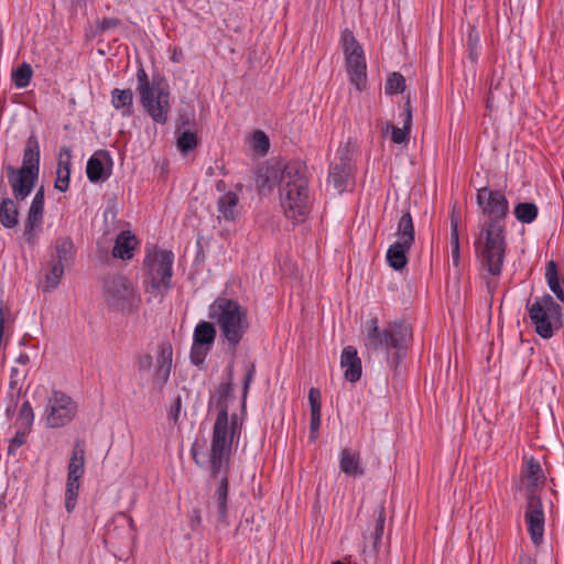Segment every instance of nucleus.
Masks as SVG:
<instances>
[{
    "label": "nucleus",
    "mask_w": 564,
    "mask_h": 564,
    "mask_svg": "<svg viewBox=\"0 0 564 564\" xmlns=\"http://www.w3.org/2000/svg\"><path fill=\"white\" fill-rule=\"evenodd\" d=\"M412 126V110L410 102L405 104L403 110V126L401 128L393 124L387 123L383 129V134L387 135L390 132V139L395 144L408 143L411 133Z\"/></svg>",
    "instance_id": "nucleus-22"
},
{
    "label": "nucleus",
    "mask_w": 564,
    "mask_h": 564,
    "mask_svg": "<svg viewBox=\"0 0 564 564\" xmlns=\"http://www.w3.org/2000/svg\"><path fill=\"white\" fill-rule=\"evenodd\" d=\"M85 473V444L77 441L67 466L68 481H79Z\"/></svg>",
    "instance_id": "nucleus-24"
},
{
    "label": "nucleus",
    "mask_w": 564,
    "mask_h": 564,
    "mask_svg": "<svg viewBox=\"0 0 564 564\" xmlns=\"http://www.w3.org/2000/svg\"><path fill=\"white\" fill-rule=\"evenodd\" d=\"M340 366L344 369L345 379L349 382H357L362 372L361 360L358 357L357 349L352 346H346L340 356Z\"/></svg>",
    "instance_id": "nucleus-20"
},
{
    "label": "nucleus",
    "mask_w": 564,
    "mask_h": 564,
    "mask_svg": "<svg viewBox=\"0 0 564 564\" xmlns=\"http://www.w3.org/2000/svg\"><path fill=\"white\" fill-rule=\"evenodd\" d=\"M318 427H319V425H311V431H310V435H308V438L311 442H315L317 440Z\"/></svg>",
    "instance_id": "nucleus-54"
},
{
    "label": "nucleus",
    "mask_w": 564,
    "mask_h": 564,
    "mask_svg": "<svg viewBox=\"0 0 564 564\" xmlns=\"http://www.w3.org/2000/svg\"><path fill=\"white\" fill-rule=\"evenodd\" d=\"M524 520L532 543L535 546L540 545L544 536L545 516L542 500L536 494L527 496Z\"/></svg>",
    "instance_id": "nucleus-12"
},
{
    "label": "nucleus",
    "mask_w": 564,
    "mask_h": 564,
    "mask_svg": "<svg viewBox=\"0 0 564 564\" xmlns=\"http://www.w3.org/2000/svg\"><path fill=\"white\" fill-rule=\"evenodd\" d=\"M280 203L286 218L300 223L308 214L310 195L304 169L288 163L280 173Z\"/></svg>",
    "instance_id": "nucleus-3"
},
{
    "label": "nucleus",
    "mask_w": 564,
    "mask_h": 564,
    "mask_svg": "<svg viewBox=\"0 0 564 564\" xmlns=\"http://www.w3.org/2000/svg\"><path fill=\"white\" fill-rule=\"evenodd\" d=\"M64 267L65 264L56 262L52 265L50 272L46 274V288L47 289H55L61 278L64 274Z\"/></svg>",
    "instance_id": "nucleus-42"
},
{
    "label": "nucleus",
    "mask_w": 564,
    "mask_h": 564,
    "mask_svg": "<svg viewBox=\"0 0 564 564\" xmlns=\"http://www.w3.org/2000/svg\"><path fill=\"white\" fill-rule=\"evenodd\" d=\"M227 497H228V475H221L218 486L214 492V501L217 508V521L223 524H227L228 510H227Z\"/></svg>",
    "instance_id": "nucleus-28"
},
{
    "label": "nucleus",
    "mask_w": 564,
    "mask_h": 564,
    "mask_svg": "<svg viewBox=\"0 0 564 564\" xmlns=\"http://www.w3.org/2000/svg\"><path fill=\"white\" fill-rule=\"evenodd\" d=\"M72 2H77L78 0H70Z\"/></svg>",
    "instance_id": "nucleus-62"
},
{
    "label": "nucleus",
    "mask_w": 564,
    "mask_h": 564,
    "mask_svg": "<svg viewBox=\"0 0 564 564\" xmlns=\"http://www.w3.org/2000/svg\"><path fill=\"white\" fill-rule=\"evenodd\" d=\"M9 316V310L3 306V304L0 302V350L4 346L3 339H4V330H6V323L7 318Z\"/></svg>",
    "instance_id": "nucleus-49"
},
{
    "label": "nucleus",
    "mask_w": 564,
    "mask_h": 564,
    "mask_svg": "<svg viewBox=\"0 0 564 564\" xmlns=\"http://www.w3.org/2000/svg\"><path fill=\"white\" fill-rule=\"evenodd\" d=\"M70 166H72V151L68 148L63 147L58 153V162H57L56 170H63V171L70 172Z\"/></svg>",
    "instance_id": "nucleus-45"
},
{
    "label": "nucleus",
    "mask_w": 564,
    "mask_h": 564,
    "mask_svg": "<svg viewBox=\"0 0 564 564\" xmlns=\"http://www.w3.org/2000/svg\"><path fill=\"white\" fill-rule=\"evenodd\" d=\"M519 564H536L535 560L528 554H522L519 557Z\"/></svg>",
    "instance_id": "nucleus-55"
},
{
    "label": "nucleus",
    "mask_w": 564,
    "mask_h": 564,
    "mask_svg": "<svg viewBox=\"0 0 564 564\" xmlns=\"http://www.w3.org/2000/svg\"><path fill=\"white\" fill-rule=\"evenodd\" d=\"M70 172L56 170V180L54 187L59 192H66L69 187Z\"/></svg>",
    "instance_id": "nucleus-46"
},
{
    "label": "nucleus",
    "mask_w": 564,
    "mask_h": 564,
    "mask_svg": "<svg viewBox=\"0 0 564 564\" xmlns=\"http://www.w3.org/2000/svg\"><path fill=\"white\" fill-rule=\"evenodd\" d=\"M241 425H214L210 448L205 441L195 440L191 453L196 465L208 468L210 476L228 475L235 442L238 443Z\"/></svg>",
    "instance_id": "nucleus-2"
},
{
    "label": "nucleus",
    "mask_w": 564,
    "mask_h": 564,
    "mask_svg": "<svg viewBox=\"0 0 564 564\" xmlns=\"http://www.w3.org/2000/svg\"><path fill=\"white\" fill-rule=\"evenodd\" d=\"M119 20L115 18H105L98 23V29L100 31H107L110 29H115L118 26Z\"/></svg>",
    "instance_id": "nucleus-50"
},
{
    "label": "nucleus",
    "mask_w": 564,
    "mask_h": 564,
    "mask_svg": "<svg viewBox=\"0 0 564 564\" xmlns=\"http://www.w3.org/2000/svg\"><path fill=\"white\" fill-rule=\"evenodd\" d=\"M173 361V348L170 343H163L158 348L156 367L154 378L160 383L167 382L171 376Z\"/></svg>",
    "instance_id": "nucleus-21"
},
{
    "label": "nucleus",
    "mask_w": 564,
    "mask_h": 564,
    "mask_svg": "<svg viewBox=\"0 0 564 564\" xmlns=\"http://www.w3.org/2000/svg\"><path fill=\"white\" fill-rule=\"evenodd\" d=\"M77 411L75 402L64 392L54 390L50 397L45 416L48 422L73 421Z\"/></svg>",
    "instance_id": "nucleus-14"
},
{
    "label": "nucleus",
    "mask_w": 564,
    "mask_h": 564,
    "mask_svg": "<svg viewBox=\"0 0 564 564\" xmlns=\"http://www.w3.org/2000/svg\"><path fill=\"white\" fill-rule=\"evenodd\" d=\"M56 256L59 263L68 264L75 254L74 243L70 238H59L55 245Z\"/></svg>",
    "instance_id": "nucleus-34"
},
{
    "label": "nucleus",
    "mask_w": 564,
    "mask_h": 564,
    "mask_svg": "<svg viewBox=\"0 0 564 564\" xmlns=\"http://www.w3.org/2000/svg\"><path fill=\"white\" fill-rule=\"evenodd\" d=\"M267 178H269L271 175H275V172L273 170H267Z\"/></svg>",
    "instance_id": "nucleus-59"
},
{
    "label": "nucleus",
    "mask_w": 564,
    "mask_h": 564,
    "mask_svg": "<svg viewBox=\"0 0 564 564\" xmlns=\"http://www.w3.org/2000/svg\"><path fill=\"white\" fill-rule=\"evenodd\" d=\"M19 420L22 423H32L34 421L33 409L29 401H24L21 404Z\"/></svg>",
    "instance_id": "nucleus-47"
},
{
    "label": "nucleus",
    "mask_w": 564,
    "mask_h": 564,
    "mask_svg": "<svg viewBox=\"0 0 564 564\" xmlns=\"http://www.w3.org/2000/svg\"><path fill=\"white\" fill-rule=\"evenodd\" d=\"M137 91L140 102L147 113L156 123L164 124L169 120L170 112V87L164 78L149 79L144 68L137 70Z\"/></svg>",
    "instance_id": "nucleus-6"
},
{
    "label": "nucleus",
    "mask_w": 564,
    "mask_h": 564,
    "mask_svg": "<svg viewBox=\"0 0 564 564\" xmlns=\"http://www.w3.org/2000/svg\"><path fill=\"white\" fill-rule=\"evenodd\" d=\"M181 410V398H177L170 410L169 419L177 422L180 420Z\"/></svg>",
    "instance_id": "nucleus-51"
},
{
    "label": "nucleus",
    "mask_w": 564,
    "mask_h": 564,
    "mask_svg": "<svg viewBox=\"0 0 564 564\" xmlns=\"http://www.w3.org/2000/svg\"><path fill=\"white\" fill-rule=\"evenodd\" d=\"M383 524H384V509L381 508L379 518L377 521V531L381 534L383 531Z\"/></svg>",
    "instance_id": "nucleus-53"
},
{
    "label": "nucleus",
    "mask_w": 564,
    "mask_h": 564,
    "mask_svg": "<svg viewBox=\"0 0 564 564\" xmlns=\"http://www.w3.org/2000/svg\"><path fill=\"white\" fill-rule=\"evenodd\" d=\"M39 176L40 171V145L34 135L29 137L23 152L22 165L20 167Z\"/></svg>",
    "instance_id": "nucleus-26"
},
{
    "label": "nucleus",
    "mask_w": 564,
    "mask_h": 564,
    "mask_svg": "<svg viewBox=\"0 0 564 564\" xmlns=\"http://www.w3.org/2000/svg\"><path fill=\"white\" fill-rule=\"evenodd\" d=\"M6 171L14 198L24 200L31 194L39 176L11 165H8Z\"/></svg>",
    "instance_id": "nucleus-17"
},
{
    "label": "nucleus",
    "mask_w": 564,
    "mask_h": 564,
    "mask_svg": "<svg viewBox=\"0 0 564 564\" xmlns=\"http://www.w3.org/2000/svg\"><path fill=\"white\" fill-rule=\"evenodd\" d=\"M451 248H452V259L454 265L459 264V236H458V223L457 219H453L451 221Z\"/></svg>",
    "instance_id": "nucleus-41"
},
{
    "label": "nucleus",
    "mask_w": 564,
    "mask_h": 564,
    "mask_svg": "<svg viewBox=\"0 0 564 564\" xmlns=\"http://www.w3.org/2000/svg\"><path fill=\"white\" fill-rule=\"evenodd\" d=\"M251 379H252V370H250L248 372L247 377H246V380H245V392L247 391Z\"/></svg>",
    "instance_id": "nucleus-57"
},
{
    "label": "nucleus",
    "mask_w": 564,
    "mask_h": 564,
    "mask_svg": "<svg viewBox=\"0 0 564 564\" xmlns=\"http://www.w3.org/2000/svg\"><path fill=\"white\" fill-rule=\"evenodd\" d=\"M545 280L556 299L561 302H564V290L561 285V279L557 273V265L553 260L549 261L545 265Z\"/></svg>",
    "instance_id": "nucleus-32"
},
{
    "label": "nucleus",
    "mask_w": 564,
    "mask_h": 564,
    "mask_svg": "<svg viewBox=\"0 0 564 564\" xmlns=\"http://www.w3.org/2000/svg\"><path fill=\"white\" fill-rule=\"evenodd\" d=\"M171 59L174 63H180L181 59H182V51L175 48L173 54H172V56H171Z\"/></svg>",
    "instance_id": "nucleus-56"
},
{
    "label": "nucleus",
    "mask_w": 564,
    "mask_h": 564,
    "mask_svg": "<svg viewBox=\"0 0 564 564\" xmlns=\"http://www.w3.org/2000/svg\"><path fill=\"white\" fill-rule=\"evenodd\" d=\"M137 246V237L130 230H123L115 240L112 256L121 260H130L133 258V251Z\"/></svg>",
    "instance_id": "nucleus-23"
},
{
    "label": "nucleus",
    "mask_w": 564,
    "mask_h": 564,
    "mask_svg": "<svg viewBox=\"0 0 564 564\" xmlns=\"http://www.w3.org/2000/svg\"><path fill=\"white\" fill-rule=\"evenodd\" d=\"M208 317L218 327L220 336L229 347L236 348L250 327L248 311L238 301L217 297L208 306Z\"/></svg>",
    "instance_id": "nucleus-4"
},
{
    "label": "nucleus",
    "mask_w": 564,
    "mask_h": 564,
    "mask_svg": "<svg viewBox=\"0 0 564 564\" xmlns=\"http://www.w3.org/2000/svg\"><path fill=\"white\" fill-rule=\"evenodd\" d=\"M135 365L139 371H149L153 366V358L150 354L139 355L135 359Z\"/></svg>",
    "instance_id": "nucleus-48"
},
{
    "label": "nucleus",
    "mask_w": 564,
    "mask_h": 564,
    "mask_svg": "<svg viewBox=\"0 0 564 564\" xmlns=\"http://www.w3.org/2000/svg\"><path fill=\"white\" fill-rule=\"evenodd\" d=\"M521 481L529 494H535L546 481L545 474L539 460L534 457L524 458L521 469Z\"/></svg>",
    "instance_id": "nucleus-19"
},
{
    "label": "nucleus",
    "mask_w": 564,
    "mask_h": 564,
    "mask_svg": "<svg viewBox=\"0 0 564 564\" xmlns=\"http://www.w3.org/2000/svg\"><path fill=\"white\" fill-rule=\"evenodd\" d=\"M339 469L347 476L357 477L365 474L360 462V455L348 448H344L339 453Z\"/></svg>",
    "instance_id": "nucleus-27"
},
{
    "label": "nucleus",
    "mask_w": 564,
    "mask_h": 564,
    "mask_svg": "<svg viewBox=\"0 0 564 564\" xmlns=\"http://www.w3.org/2000/svg\"><path fill=\"white\" fill-rule=\"evenodd\" d=\"M32 68L29 64L23 63L12 73V80L17 88H25L32 78Z\"/></svg>",
    "instance_id": "nucleus-35"
},
{
    "label": "nucleus",
    "mask_w": 564,
    "mask_h": 564,
    "mask_svg": "<svg viewBox=\"0 0 564 564\" xmlns=\"http://www.w3.org/2000/svg\"><path fill=\"white\" fill-rule=\"evenodd\" d=\"M111 105L115 109L121 110L123 117L133 113V94L131 89L115 88L111 91Z\"/></svg>",
    "instance_id": "nucleus-30"
},
{
    "label": "nucleus",
    "mask_w": 564,
    "mask_h": 564,
    "mask_svg": "<svg viewBox=\"0 0 564 564\" xmlns=\"http://www.w3.org/2000/svg\"><path fill=\"white\" fill-rule=\"evenodd\" d=\"M112 159L105 150L96 151L87 161L86 174L91 183L104 182L109 178L112 171Z\"/></svg>",
    "instance_id": "nucleus-18"
},
{
    "label": "nucleus",
    "mask_w": 564,
    "mask_h": 564,
    "mask_svg": "<svg viewBox=\"0 0 564 564\" xmlns=\"http://www.w3.org/2000/svg\"><path fill=\"white\" fill-rule=\"evenodd\" d=\"M332 564H344V563H343V562H340V561H335V562H333Z\"/></svg>",
    "instance_id": "nucleus-61"
},
{
    "label": "nucleus",
    "mask_w": 564,
    "mask_h": 564,
    "mask_svg": "<svg viewBox=\"0 0 564 564\" xmlns=\"http://www.w3.org/2000/svg\"><path fill=\"white\" fill-rule=\"evenodd\" d=\"M239 196L236 192L223 194L217 202L218 219L235 221L239 215Z\"/></svg>",
    "instance_id": "nucleus-25"
},
{
    "label": "nucleus",
    "mask_w": 564,
    "mask_h": 564,
    "mask_svg": "<svg viewBox=\"0 0 564 564\" xmlns=\"http://www.w3.org/2000/svg\"><path fill=\"white\" fill-rule=\"evenodd\" d=\"M122 518L129 523L130 528L132 527L133 524V520L131 517H126V516H122Z\"/></svg>",
    "instance_id": "nucleus-58"
},
{
    "label": "nucleus",
    "mask_w": 564,
    "mask_h": 564,
    "mask_svg": "<svg viewBox=\"0 0 564 564\" xmlns=\"http://www.w3.org/2000/svg\"><path fill=\"white\" fill-rule=\"evenodd\" d=\"M104 299L110 308L124 314L135 313L141 303L135 285L123 275H113L105 281Z\"/></svg>",
    "instance_id": "nucleus-8"
},
{
    "label": "nucleus",
    "mask_w": 564,
    "mask_h": 564,
    "mask_svg": "<svg viewBox=\"0 0 564 564\" xmlns=\"http://www.w3.org/2000/svg\"><path fill=\"white\" fill-rule=\"evenodd\" d=\"M405 89V79L400 73H392L386 83V94L397 95L403 93Z\"/></svg>",
    "instance_id": "nucleus-38"
},
{
    "label": "nucleus",
    "mask_w": 564,
    "mask_h": 564,
    "mask_svg": "<svg viewBox=\"0 0 564 564\" xmlns=\"http://www.w3.org/2000/svg\"><path fill=\"white\" fill-rule=\"evenodd\" d=\"M29 375V369H21L18 366H13L10 370V382L9 386L11 389H17L20 384L23 383L25 378Z\"/></svg>",
    "instance_id": "nucleus-44"
},
{
    "label": "nucleus",
    "mask_w": 564,
    "mask_h": 564,
    "mask_svg": "<svg viewBox=\"0 0 564 564\" xmlns=\"http://www.w3.org/2000/svg\"><path fill=\"white\" fill-rule=\"evenodd\" d=\"M216 339V325L214 322L200 321L193 332L191 359L195 365L202 364Z\"/></svg>",
    "instance_id": "nucleus-13"
},
{
    "label": "nucleus",
    "mask_w": 564,
    "mask_h": 564,
    "mask_svg": "<svg viewBox=\"0 0 564 564\" xmlns=\"http://www.w3.org/2000/svg\"><path fill=\"white\" fill-rule=\"evenodd\" d=\"M308 402L311 405V423H321V391L318 389H310Z\"/></svg>",
    "instance_id": "nucleus-37"
},
{
    "label": "nucleus",
    "mask_w": 564,
    "mask_h": 564,
    "mask_svg": "<svg viewBox=\"0 0 564 564\" xmlns=\"http://www.w3.org/2000/svg\"><path fill=\"white\" fill-rule=\"evenodd\" d=\"M45 195L43 187L39 188L31 202L28 217L24 223V238L33 243L43 225Z\"/></svg>",
    "instance_id": "nucleus-16"
},
{
    "label": "nucleus",
    "mask_w": 564,
    "mask_h": 564,
    "mask_svg": "<svg viewBox=\"0 0 564 564\" xmlns=\"http://www.w3.org/2000/svg\"><path fill=\"white\" fill-rule=\"evenodd\" d=\"M78 492H79V481L66 480L65 509L68 513L73 512L76 507Z\"/></svg>",
    "instance_id": "nucleus-36"
},
{
    "label": "nucleus",
    "mask_w": 564,
    "mask_h": 564,
    "mask_svg": "<svg viewBox=\"0 0 564 564\" xmlns=\"http://www.w3.org/2000/svg\"><path fill=\"white\" fill-rule=\"evenodd\" d=\"M487 285H488V288H489V289H491V288H492V285H491V280L487 282Z\"/></svg>",
    "instance_id": "nucleus-60"
},
{
    "label": "nucleus",
    "mask_w": 564,
    "mask_h": 564,
    "mask_svg": "<svg viewBox=\"0 0 564 564\" xmlns=\"http://www.w3.org/2000/svg\"><path fill=\"white\" fill-rule=\"evenodd\" d=\"M513 213L518 221L531 224L536 219L539 209L534 203H519L514 206Z\"/></svg>",
    "instance_id": "nucleus-33"
},
{
    "label": "nucleus",
    "mask_w": 564,
    "mask_h": 564,
    "mask_svg": "<svg viewBox=\"0 0 564 564\" xmlns=\"http://www.w3.org/2000/svg\"><path fill=\"white\" fill-rule=\"evenodd\" d=\"M250 143L251 148L261 155L265 154L270 148L269 138L261 130L253 132V134L251 135Z\"/></svg>",
    "instance_id": "nucleus-40"
},
{
    "label": "nucleus",
    "mask_w": 564,
    "mask_h": 564,
    "mask_svg": "<svg viewBox=\"0 0 564 564\" xmlns=\"http://www.w3.org/2000/svg\"><path fill=\"white\" fill-rule=\"evenodd\" d=\"M341 42L349 80L356 89L361 91L365 89L367 84V64L364 51L351 32H344L341 35Z\"/></svg>",
    "instance_id": "nucleus-11"
},
{
    "label": "nucleus",
    "mask_w": 564,
    "mask_h": 564,
    "mask_svg": "<svg viewBox=\"0 0 564 564\" xmlns=\"http://www.w3.org/2000/svg\"><path fill=\"white\" fill-rule=\"evenodd\" d=\"M208 414L214 417L215 423H242L246 410L243 402L225 398L210 404Z\"/></svg>",
    "instance_id": "nucleus-15"
},
{
    "label": "nucleus",
    "mask_w": 564,
    "mask_h": 564,
    "mask_svg": "<svg viewBox=\"0 0 564 564\" xmlns=\"http://www.w3.org/2000/svg\"><path fill=\"white\" fill-rule=\"evenodd\" d=\"M197 147V135L193 131H184L177 138V148L183 153L194 150Z\"/></svg>",
    "instance_id": "nucleus-39"
},
{
    "label": "nucleus",
    "mask_w": 564,
    "mask_h": 564,
    "mask_svg": "<svg viewBox=\"0 0 564 564\" xmlns=\"http://www.w3.org/2000/svg\"><path fill=\"white\" fill-rule=\"evenodd\" d=\"M397 240L387 251V261L394 270H401L406 264V252L414 243V225L410 213L401 216L397 227Z\"/></svg>",
    "instance_id": "nucleus-10"
},
{
    "label": "nucleus",
    "mask_w": 564,
    "mask_h": 564,
    "mask_svg": "<svg viewBox=\"0 0 564 564\" xmlns=\"http://www.w3.org/2000/svg\"><path fill=\"white\" fill-rule=\"evenodd\" d=\"M368 345L373 349H386L391 355L390 361L397 366L412 339V328L404 321L390 323L383 332L379 329V321L373 317L366 325Z\"/></svg>",
    "instance_id": "nucleus-5"
},
{
    "label": "nucleus",
    "mask_w": 564,
    "mask_h": 564,
    "mask_svg": "<svg viewBox=\"0 0 564 564\" xmlns=\"http://www.w3.org/2000/svg\"><path fill=\"white\" fill-rule=\"evenodd\" d=\"M529 317L536 334L549 339L561 326L562 307L546 294L535 299L529 306Z\"/></svg>",
    "instance_id": "nucleus-9"
},
{
    "label": "nucleus",
    "mask_w": 564,
    "mask_h": 564,
    "mask_svg": "<svg viewBox=\"0 0 564 564\" xmlns=\"http://www.w3.org/2000/svg\"><path fill=\"white\" fill-rule=\"evenodd\" d=\"M476 203L487 220L475 239V249L482 271L496 279L501 274L506 256L502 221L509 213V202L502 192L481 187L477 189Z\"/></svg>",
    "instance_id": "nucleus-1"
},
{
    "label": "nucleus",
    "mask_w": 564,
    "mask_h": 564,
    "mask_svg": "<svg viewBox=\"0 0 564 564\" xmlns=\"http://www.w3.org/2000/svg\"><path fill=\"white\" fill-rule=\"evenodd\" d=\"M29 435L28 429H21L18 430L15 435L10 440L9 446H8V455L14 456L17 453V449L21 447L23 444H25Z\"/></svg>",
    "instance_id": "nucleus-43"
},
{
    "label": "nucleus",
    "mask_w": 564,
    "mask_h": 564,
    "mask_svg": "<svg viewBox=\"0 0 564 564\" xmlns=\"http://www.w3.org/2000/svg\"><path fill=\"white\" fill-rule=\"evenodd\" d=\"M174 254L170 250L153 249L144 259L143 288L149 300L161 301L172 289Z\"/></svg>",
    "instance_id": "nucleus-7"
},
{
    "label": "nucleus",
    "mask_w": 564,
    "mask_h": 564,
    "mask_svg": "<svg viewBox=\"0 0 564 564\" xmlns=\"http://www.w3.org/2000/svg\"><path fill=\"white\" fill-rule=\"evenodd\" d=\"M19 209L15 202L9 197L0 200V224L6 229H13L19 225Z\"/></svg>",
    "instance_id": "nucleus-29"
},
{
    "label": "nucleus",
    "mask_w": 564,
    "mask_h": 564,
    "mask_svg": "<svg viewBox=\"0 0 564 564\" xmlns=\"http://www.w3.org/2000/svg\"><path fill=\"white\" fill-rule=\"evenodd\" d=\"M14 362L21 369H29L30 356L26 352H20Z\"/></svg>",
    "instance_id": "nucleus-52"
},
{
    "label": "nucleus",
    "mask_w": 564,
    "mask_h": 564,
    "mask_svg": "<svg viewBox=\"0 0 564 564\" xmlns=\"http://www.w3.org/2000/svg\"><path fill=\"white\" fill-rule=\"evenodd\" d=\"M349 176V169L346 163L332 164L328 174V185L337 193H341L346 189L347 181Z\"/></svg>",
    "instance_id": "nucleus-31"
}]
</instances>
